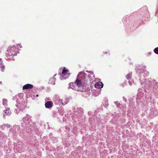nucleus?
I'll return each mask as SVG.
<instances>
[{
  "label": "nucleus",
  "mask_w": 158,
  "mask_h": 158,
  "mask_svg": "<svg viewBox=\"0 0 158 158\" xmlns=\"http://www.w3.org/2000/svg\"><path fill=\"white\" fill-rule=\"evenodd\" d=\"M86 76L85 73L83 72L80 73L78 74V78L76 80L75 82V83L72 82L70 83V87L73 89H75V88L74 86V85L75 86V85H76L78 87H79L81 86L82 84L81 80H79L78 78H84Z\"/></svg>",
  "instance_id": "f257e3e1"
},
{
  "label": "nucleus",
  "mask_w": 158,
  "mask_h": 158,
  "mask_svg": "<svg viewBox=\"0 0 158 158\" xmlns=\"http://www.w3.org/2000/svg\"><path fill=\"white\" fill-rule=\"evenodd\" d=\"M107 53H108V52H104V54H107Z\"/></svg>",
  "instance_id": "f8f14e48"
},
{
  "label": "nucleus",
  "mask_w": 158,
  "mask_h": 158,
  "mask_svg": "<svg viewBox=\"0 0 158 158\" xmlns=\"http://www.w3.org/2000/svg\"><path fill=\"white\" fill-rule=\"evenodd\" d=\"M38 96H39V95L38 94L36 95V96L37 97H38Z\"/></svg>",
  "instance_id": "ddd939ff"
},
{
  "label": "nucleus",
  "mask_w": 158,
  "mask_h": 158,
  "mask_svg": "<svg viewBox=\"0 0 158 158\" xmlns=\"http://www.w3.org/2000/svg\"><path fill=\"white\" fill-rule=\"evenodd\" d=\"M63 69L61 76L64 77V79L68 78L70 75V74L68 73V70L66 69L65 67H64Z\"/></svg>",
  "instance_id": "7ed1b4c3"
},
{
  "label": "nucleus",
  "mask_w": 158,
  "mask_h": 158,
  "mask_svg": "<svg viewBox=\"0 0 158 158\" xmlns=\"http://www.w3.org/2000/svg\"><path fill=\"white\" fill-rule=\"evenodd\" d=\"M53 104L51 101H48L46 102L45 104V106L46 108H49L52 107Z\"/></svg>",
  "instance_id": "423d86ee"
},
{
  "label": "nucleus",
  "mask_w": 158,
  "mask_h": 158,
  "mask_svg": "<svg viewBox=\"0 0 158 158\" xmlns=\"http://www.w3.org/2000/svg\"><path fill=\"white\" fill-rule=\"evenodd\" d=\"M17 49L15 46H9L7 49L6 53L9 56H15L16 55Z\"/></svg>",
  "instance_id": "f03ea898"
},
{
  "label": "nucleus",
  "mask_w": 158,
  "mask_h": 158,
  "mask_svg": "<svg viewBox=\"0 0 158 158\" xmlns=\"http://www.w3.org/2000/svg\"><path fill=\"white\" fill-rule=\"evenodd\" d=\"M154 52L156 54H158V47L155 48L154 49Z\"/></svg>",
  "instance_id": "1a4fd4ad"
},
{
  "label": "nucleus",
  "mask_w": 158,
  "mask_h": 158,
  "mask_svg": "<svg viewBox=\"0 0 158 158\" xmlns=\"http://www.w3.org/2000/svg\"><path fill=\"white\" fill-rule=\"evenodd\" d=\"M6 126L7 127V128H9L10 127V126L9 124H7L6 125Z\"/></svg>",
  "instance_id": "9d476101"
},
{
  "label": "nucleus",
  "mask_w": 158,
  "mask_h": 158,
  "mask_svg": "<svg viewBox=\"0 0 158 158\" xmlns=\"http://www.w3.org/2000/svg\"><path fill=\"white\" fill-rule=\"evenodd\" d=\"M5 114L4 115V118H5V116L6 115H8V116H9L10 114V113L9 112V110H5Z\"/></svg>",
  "instance_id": "6e6552de"
},
{
  "label": "nucleus",
  "mask_w": 158,
  "mask_h": 158,
  "mask_svg": "<svg viewBox=\"0 0 158 158\" xmlns=\"http://www.w3.org/2000/svg\"><path fill=\"white\" fill-rule=\"evenodd\" d=\"M33 85L31 84H27L23 85V89H31L33 88Z\"/></svg>",
  "instance_id": "20e7f679"
},
{
  "label": "nucleus",
  "mask_w": 158,
  "mask_h": 158,
  "mask_svg": "<svg viewBox=\"0 0 158 158\" xmlns=\"http://www.w3.org/2000/svg\"><path fill=\"white\" fill-rule=\"evenodd\" d=\"M0 68L2 72H4L5 69V66L2 64V61L1 59H0Z\"/></svg>",
  "instance_id": "0eeeda50"
},
{
  "label": "nucleus",
  "mask_w": 158,
  "mask_h": 158,
  "mask_svg": "<svg viewBox=\"0 0 158 158\" xmlns=\"http://www.w3.org/2000/svg\"><path fill=\"white\" fill-rule=\"evenodd\" d=\"M103 84L101 82H98L96 83L94 85L95 88L99 89L103 87Z\"/></svg>",
  "instance_id": "39448f33"
},
{
  "label": "nucleus",
  "mask_w": 158,
  "mask_h": 158,
  "mask_svg": "<svg viewBox=\"0 0 158 158\" xmlns=\"http://www.w3.org/2000/svg\"><path fill=\"white\" fill-rule=\"evenodd\" d=\"M51 80H52V81H55V78H52V79H51Z\"/></svg>",
  "instance_id": "9b49d317"
}]
</instances>
